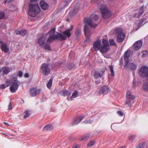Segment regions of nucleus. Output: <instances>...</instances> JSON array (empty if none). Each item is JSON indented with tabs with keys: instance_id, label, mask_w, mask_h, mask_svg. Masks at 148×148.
<instances>
[{
	"instance_id": "4be33fe9",
	"label": "nucleus",
	"mask_w": 148,
	"mask_h": 148,
	"mask_svg": "<svg viewBox=\"0 0 148 148\" xmlns=\"http://www.w3.org/2000/svg\"><path fill=\"white\" fill-rule=\"evenodd\" d=\"M3 73L4 75H6L10 72L9 69L7 67H3L2 68Z\"/></svg>"
},
{
	"instance_id": "6e6d98bb",
	"label": "nucleus",
	"mask_w": 148,
	"mask_h": 148,
	"mask_svg": "<svg viewBox=\"0 0 148 148\" xmlns=\"http://www.w3.org/2000/svg\"><path fill=\"white\" fill-rule=\"evenodd\" d=\"M119 148H125V146H121L119 147Z\"/></svg>"
},
{
	"instance_id": "f3484780",
	"label": "nucleus",
	"mask_w": 148,
	"mask_h": 148,
	"mask_svg": "<svg viewBox=\"0 0 148 148\" xmlns=\"http://www.w3.org/2000/svg\"><path fill=\"white\" fill-rule=\"evenodd\" d=\"M110 89L106 86H104L101 88L99 90V92H110Z\"/></svg>"
},
{
	"instance_id": "a211bd4d",
	"label": "nucleus",
	"mask_w": 148,
	"mask_h": 148,
	"mask_svg": "<svg viewBox=\"0 0 148 148\" xmlns=\"http://www.w3.org/2000/svg\"><path fill=\"white\" fill-rule=\"evenodd\" d=\"M40 5L41 8L43 10H46L48 8V4L44 1H41L40 3Z\"/></svg>"
},
{
	"instance_id": "c756f323",
	"label": "nucleus",
	"mask_w": 148,
	"mask_h": 148,
	"mask_svg": "<svg viewBox=\"0 0 148 148\" xmlns=\"http://www.w3.org/2000/svg\"><path fill=\"white\" fill-rule=\"evenodd\" d=\"M75 66V65L72 63L69 64L68 65V69L70 70H71L74 68Z\"/></svg>"
},
{
	"instance_id": "5fc2aeb1",
	"label": "nucleus",
	"mask_w": 148,
	"mask_h": 148,
	"mask_svg": "<svg viewBox=\"0 0 148 148\" xmlns=\"http://www.w3.org/2000/svg\"><path fill=\"white\" fill-rule=\"evenodd\" d=\"M122 59H121V60H120V64H123V62H122Z\"/></svg>"
},
{
	"instance_id": "bf43d9fd",
	"label": "nucleus",
	"mask_w": 148,
	"mask_h": 148,
	"mask_svg": "<svg viewBox=\"0 0 148 148\" xmlns=\"http://www.w3.org/2000/svg\"><path fill=\"white\" fill-rule=\"evenodd\" d=\"M75 92H76V93L77 92V91L76 90H75Z\"/></svg>"
},
{
	"instance_id": "6ab92c4d",
	"label": "nucleus",
	"mask_w": 148,
	"mask_h": 148,
	"mask_svg": "<svg viewBox=\"0 0 148 148\" xmlns=\"http://www.w3.org/2000/svg\"><path fill=\"white\" fill-rule=\"evenodd\" d=\"M139 10L138 13V14L136 13L135 15V16L138 18H139L140 16L143 14L144 10V6H142Z\"/></svg>"
},
{
	"instance_id": "09e8293b",
	"label": "nucleus",
	"mask_w": 148,
	"mask_h": 148,
	"mask_svg": "<svg viewBox=\"0 0 148 148\" xmlns=\"http://www.w3.org/2000/svg\"><path fill=\"white\" fill-rule=\"evenodd\" d=\"M71 95V93H63V94L62 95H64V96L65 95Z\"/></svg>"
},
{
	"instance_id": "c03bdc74",
	"label": "nucleus",
	"mask_w": 148,
	"mask_h": 148,
	"mask_svg": "<svg viewBox=\"0 0 148 148\" xmlns=\"http://www.w3.org/2000/svg\"><path fill=\"white\" fill-rule=\"evenodd\" d=\"M133 84L134 86H136L138 84V83L134 80L133 82Z\"/></svg>"
},
{
	"instance_id": "79ce46f5",
	"label": "nucleus",
	"mask_w": 148,
	"mask_h": 148,
	"mask_svg": "<svg viewBox=\"0 0 148 148\" xmlns=\"http://www.w3.org/2000/svg\"><path fill=\"white\" fill-rule=\"evenodd\" d=\"M23 75V73L21 71H19L18 72V75L20 77H21Z\"/></svg>"
},
{
	"instance_id": "f03ea898",
	"label": "nucleus",
	"mask_w": 148,
	"mask_h": 148,
	"mask_svg": "<svg viewBox=\"0 0 148 148\" xmlns=\"http://www.w3.org/2000/svg\"><path fill=\"white\" fill-rule=\"evenodd\" d=\"M102 45L101 41L99 40L94 43L93 47L96 51L99 50L101 53H105L109 50L110 47L107 40L103 39L102 41Z\"/></svg>"
},
{
	"instance_id": "4d7b16f0",
	"label": "nucleus",
	"mask_w": 148,
	"mask_h": 148,
	"mask_svg": "<svg viewBox=\"0 0 148 148\" xmlns=\"http://www.w3.org/2000/svg\"><path fill=\"white\" fill-rule=\"evenodd\" d=\"M2 71V68H0V73H1Z\"/></svg>"
},
{
	"instance_id": "9b49d317",
	"label": "nucleus",
	"mask_w": 148,
	"mask_h": 148,
	"mask_svg": "<svg viewBox=\"0 0 148 148\" xmlns=\"http://www.w3.org/2000/svg\"><path fill=\"white\" fill-rule=\"evenodd\" d=\"M135 97V96L133 95L132 93H127V98L125 102V104L127 105L129 107H131L132 104L131 100L134 99Z\"/></svg>"
},
{
	"instance_id": "c9c22d12",
	"label": "nucleus",
	"mask_w": 148,
	"mask_h": 148,
	"mask_svg": "<svg viewBox=\"0 0 148 148\" xmlns=\"http://www.w3.org/2000/svg\"><path fill=\"white\" fill-rule=\"evenodd\" d=\"M78 93H73L72 96L71 97V100H72V98H75L77 97L78 95Z\"/></svg>"
},
{
	"instance_id": "864d4df0",
	"label": "nucleus",
	"mask_w": 148,
	"mask_h": 148,
	"mask_svg": "<svg viewBox=\"0 0 148 148\" xmlns=\"http://www.w3.org/2000/svg\"><path fill=\"white\" fill-rule=\"evenodd\" d=\"M62 4L64 5V8L67 5V4H66V5H65V4H66V3L65 2H63L62 3Z\"/></svg>"
},
{
	"instance_id": "37998d69",
	"label": "nucleus",
	"mask_w": 148,
	"mask_h": 148,
	"mask_svg": "<svg viewBox=\"0 0 148 148\" xmlns=\"http://www.w3.org/2000/svg\"><path fill=\"white\" fill-rule=\"evenodd\" d=\"M6 87V85L4 84H2L0 86V88L2 89L5 88Z\"/></svg>"
},
{
	"instance_id": "423d86ee",
	"label": "nucleus",
	"mask_w": 148,
	"mask_h": 148,
	"mask_svg": "<svg viewBox=\"0 0 148 148\" xmlns=\"http://www.w3.org/2000/svg\"><path fill=\"white\" fill-rule=\"evenodd\" d=\"M99 18V17L97 15H95L93 16L92 19L90 18H86L84 19V21L85 23L87 24L90 27H95L97 26V25L93 23L92 21H96Z\"/></svg>"
},
{
	"instance_id": "bb28decb",
	"label": "nucleus",
	"mask_w": 148,
	"mask_h": 148,
	"mask_svg": "<svg viewBox=\"0 0 148 148\" xmlns=\"http://www.w3.org/2000/svg\"><path fill=\"white\" fill-rule=\"evenodd\" d=\"M24 113L25 114L24 116V118L25 119H26L27 117H29L30 115L29 111L27 110L25 111Z\"/></svg>"
},
{
	"instance_id": "de8ad7c7",
	"label": "nucleus",
	"mask_w": 148,
	"mask_h": 148,
	"mask_svg": "<svg viewBox=\"0 0 148 148\" xmlns=\"http://www.w3.org/2000/svg\"><path fill=\"white\" fill-rule=\"evenodd\" d=\"M14 0H6V1H5V3H10L13 1Z\"/></svg>"
},
{
	"instance_id": "7c9ffc66",
	"label": "nucleus",
	"mask_w": 148,
	"mask_h": 148,
	"mask_svg": "<svg viewBox=\"0 0 148 148\" xmlns=\"http://www.w3.org/2000/svg\"><path fill=\"white\" fill-rule=\"evenodd\" d=\"M81 34V30L77 29L75 31V35L76 36H78Z\"/></svg>"
},
{
	"instance_id": "6e6552de",
	"label": "nucleus",
	"mask_w": 148,
	"mask_h": 148,
	"mask_svg": "<svg viewBox=\"0 0 148 148\" xmlns=\"http://www.w3.org/2000/svg\"><path fill=\"white\" fill-rule=\"evenodd\" d=\"M40 70L42 73L45 75H47L50 72V69L49 64L43 63L40 66Z\"/></svg>"
},
{
	"instance_id": "a878e982",
	"label": "nucleus",
	"mask_w": 148,
	"mask_h": 148,
	"mask_svg": "<svg viewBox=\"0 0 148 148\" xmlns=\"http://www.w3.org/2000/svg\"><path fill=\"white\" fill-rule=\"evenodd\" d=\"M102 76V74L97 71L95 72L94 74V76L95 78H98Z\"/></svg>"
},
{
	"instance_id": "412c9836",
	"label": "nucleus",
	"mask_w": 148,
	"mask_h": 148,
	"mask_svg": "<svg viewBox=\"0 0 148 148\" xmlns=\"http://www.w3.org/2000/svg\"><path fill=\"white\" fill-rule=\"evenodd\" d=\"M53 126L51 125H46L43 128L44 130H50L53 129Z\"/></svg>"
},
{
	"instance_id": "20e7f679",
	"label": "nucleus",
	"mask_w": 148,
	"mask_h": 148,
	"mask_svg": "<svg viewBox=\"0 0 148 148\" xmlns=\"http://www.w3.org/2000/svg\"><path fill=\"white\" fill-rule=\"evenodd\" d=\"M40 8L38 4H29L28 14L30 16L35 17L36 15L40 12Z\"/></svg>"
},
{
	"instance_id": "a19ab883",
	"label": "nucleus",
	"mask_w": 148,
	"mask_h": 148,
	"mask_svg": "<svg viewBox=\"0 0 148 148\" xmlns=\"http://www.w3.org/2000/svg\"><path fill=\"white\" fill-rule=\"evenodd\" d=\"M8 110H11L12 109V105L11 104V103L10 102L9 103V106H8Z\"/></svg>"
},
{
	"instance_id": "603ef678",
	"label": "nucleus",
	"mask_w": 148,
	"mask_h": 148,
	"mask_svg": "<svg viewBox=\"0 0 148 148\" xmlns=\"http://www.w3.org/2000/svg\"><path fill=\"white\" fill-rule=\"evenodd\" d=\"M101 82V81H100V80H97V81H95V83L97 84H99V83H100Z\"/></svg>"
},
{
	"instance_id": "e433bc0d",
	"label": "nucleus",
	"mask_w": 148,
	"mask_h": 148,
	"mask_svg": "<svg viewBox=\"0 0 148 148\" xmlns=\"http://www.w3.org/2000/svg\"><path fill=\"white\" fill-rule=\"evenodd\" d=\"M136 138V136L134 135H130L129 137V139L131 140H134Z\"/></svg>"
},
{
	"instance_id": "58836bf2",
	"label": "nucleus",
	"mask_w": 148,
	"mask_h": 148,
	"mask_svg": "<svg viewBox=\"0 0 148 148\" xmlns=\"http://www.w3.org/2000/svg\"><path fill=\"white\" fill-rule=\"evenodd\" d=\"M117 114L120 116H123V113L121 111H118L117 112Z\"/></svg>"
},
{
	"instance_id": "9d476101",
	"label": "nucleus",
	"mask_w": 148,
	"mask_h": 148,
	"mask_svg": "<svg viewBox=\"0 0 148 148\" xmlns=\"http://www.w3.org/2000/svg\"><path fill=\"white\" fill-rule=\"evenodd\" d=\"M139 76L143 78H147L148 77V67L144 66L140 68L139 71Z\"/></svg>"
},
{
	"instance_id": "0eeeda50",
	"label": "nucleus",
	"mask_w": 148,
	"mask_h": 148,
	"mask_svg": "<svg viewBox=\"0 0 148 148\" xmlns=\"http://www.w3.org/2000/svg\"><path fill=\"white\" fill-rule=\"evenodd\" d=\"M17 77H13L12 80V85L10 87V90L12 92H16L18 89L19 82L17 80Z\"/></svg>"
},
{
	"instance_id": "393cba45",
	"label": "nucleus",
	"mask_w": 148,
	"mask_h": 148,
	"mask_svg": "<svg viewBox=\"0 0 148 148\" xmlns=\"http://www.w3.org/2000/svg\"><path fill=\"white\" fill-rule=\"evenodd\" d=\"M146 145L145 142H143L139 143L136 147V148H144Z\"/></svg>"
},
{
	"instance_id": "aec40b11",
	"label": "nucleus",
	"mask_w": 148,
	"mask_h": 148,
	"mask_svg": "<svg viewBox=\"0 0 148 148\" xmlns=\"http://www.w3.org/2000/svg\"><path fill=\"white\" fill-rule=\"evenodd\" d=\"M83 117L84 116H82L81 118L76 119L72 123V125H75L78 124L80 122L83 120Z\"/></svg>"
},
{
	"instance_id": "72a5a7b5",
	"label": "nucleus",
	"mask_w": 148,
	"mask_h": 148,
	"mask_svg": "<svg viewBox=\"0 0 148 148\" xmlns=\"http://www.w3.org/2000/svg\"><path fill=\"white\" fill-rule=\"evenodd\" d=\"M109 42L110 45H116V43L113 39L110 40Z\"/></svg>"
},
{
	"instance_id": "4c0bfd02",
	"label": "nucleus",
	"mask_w": 148,
	"mask_h": 148,
	"mask_svg": "<svg viewBox=\"0 0 148 148\" xmlns=\"http://www.w3.org/2000/svg\"><path fill=\"white\" fill-rule=\"evenodd\" d=\"M5 16V15L4 12H0V19L4 18Z\"/></svg>"
},
{
	"instance_id": "49530a36",
	"label": "nucleus",
	"mask_w": 148,
	"mask_h": 148,
	"mask_svg": "<svg viewBox=\"0 0 148 148\" xmlns=\"http://www.w3.org/2000/svg\"><path fill=\"white\" fill-rule=\"evenodd\" d=\"M79 147V145H78L75 144L73 146L72 148H78Z\"/></svg>"
},
{
	"instance_id": "f257e3e1",
	"label": "nucleus",
	"mask_w": 148,
	"mask_h": 148,
	"mask_svg": "<svg viewBox=\"0 0 148 148\" xmlns=\"http://www.w3.org/2000/svg\"><path fill=\"white\" fill-rule=\"evenodd\" d=\"M73 26L71 25L69 29H67L62 33H58L56 34H53L50 36L48 41L52 42L54 40L58 39L61 40H65L67 39V37L69 38L71 36L70 32L73 29Z\"/></svg>"
},
{
	"instance_id": "8fccbe9b",
	"label": "nucleus",
	"mask_w": 148,
	"mask_h": 148,
	"mask_svg": "<svg viewBox=\"0 0 148 148\" xmlns=\"http://www.w3.org/2000/svg\"><path fill=\"white\" fill-rule=\"evenodd\" d=\"M15 32L17 34H20V31L18 30H15Z\"/></svg>"
},
{
	"instance_id": "ea45409f",
	"label": "nucleus",
	"mask_w": 148,
	"mask_h": 148,
	"mask_svg": "<svg viewBox=\"0 0 148 148\" xmlns=\"http://www.w3.org/2000/svg\"><path fill=\"white\" fill-rule=\"evenodd\" d=\"M143 21H144V20L143 19L141 21H140L139 22V23H138V28L140 27V26H141L142 25V24L143 23Z\"/></svg>"
},
{
	"instance_id": "b1692460",
	"label": "nucleus",
	"mask_w": 148,
	"mask_h": 148,
	"mask_svg": "<svg viewBox=\"0 0 148 148\" xmlns=\"http://www.w3.org/2000/svg\"><path fill=\"white\" fill-rule=\"evenodd\" d=\"M90 136V134H86L81 137V140L82 141L84 140V141H86L89 138Z\"/></svg>"
},
{
	"instance_id": "c85d7f7f",
	"label": "nucleus",
	"mask_w": 148,
	"mask_h": 148,
	"mask_svg": "<svg viewBox=\"0 0 148 148\" xmlns=\"http://www.w3.org/2000/svg\"><path fill=\"white\" fill-rule=\"evenodd\" d=\"M109 67L110 69V71L111 73L112 76H113L114 75V73L113 70V67L112 66H109Z\"/></svg>"
},
{
	"instance_id": "f704fd0d",
	"label": "nucleus",
	"mask_w": 148,
	"mask_h": 148,
	"mask_svg": "<svg viewBox=\"0 0 148 148\" xmlns=\"http://www.w3.org/2000/svg\"><path fill=\"white\" fill-rule=\"evenodd\" d=\"M52 83V80L51 79L48 82V83L47 84V87L49 88L50 87L51 85V84Z\"/></svg>"
},
{
	"instance_id": "ddd939ff",
	"label": "nucleus",
	"mask_w": 148,
	"mask_h": 148,
	"mask_svg": "<svg viewBox=\"0 0 148 148\" xmlns=\"http://www.w3.org/2000/svg\"><path fill=\"white\" fill-rule=\"evenodd\" d=\"M124 67L132 70H134L137 68L136 65L133 63H125Z\"/></svg>"
},
{
	"instance_id": "4468645a",
	"label": "nucleus",
	"mask_w": 148,
	"mask_h": 148,
	"mask_svg": "<svg viewBox=\"0 0 148 148\" xmlns=\"http://www.w3.org/2000/svg\"><path fill=\"white\" fill-rule=\"evenodd\" d=\"M0 45L1 49L5 53H7L9 51V49L7 45L0 40Z\"/></svg>"
},
{
	"instance_id": "dca6fc26",
	"label": "nucleus",
	"mask_w": 148,
	"mask_h": 148,
	"mask_svg": "<svg viewBox=\"0 0 148 148\" xmlns=\"http://www.w3.org/2000/svg\"><path fill=\"white\" fill-rule=\"evenodd\" d=\"M142 41L140 40L136 41L133 45V48L134 50H138L139 49L142 45Z\"/></svg>"
},
{
	"instance_id": "2f4dec72",
	"label": "nucleus",
	"mask_w": 148,
	"mask_h": 148,
	"mask_svg": "<svg viewBox=\"0 0 148 148\" xmlns=\"http://www.w3.org/2000/svg\"><path fill=\"white\" fill-rule=\"evenodd\" d=\"M95 142L94 140L90 141L87 145V147H89L95 144Z\"/></svg>"
},
{
	"instance_id": "7ed1b4c3",
	"label": "nucleus",
	"mask_w": 148,
	"mask_h": 148,
	"mask_svg": "<svg viewBox=\"0 0 148 148\" xmlns=\"http://www.w3.org/2000/svg\"><path fill=\"white\" fill-rule=\"evenodd\" d=\"M55 31V29L53 28L51 30L50 33H48L47 34H43L38 40V43L40 46H42V47L45 49L48 50H50L51 49L49 43L53 42V41L52 42H49L48 41V40L50 36L53 34H56L54 33L50 34L51 32H52L54 33Z\"/></svg>"
},
{
	"instance_id": "1a4fd4ad",
	"label": "nucleus",
	"mask_w": 148,
	"mask_h": 148,
	"mask_svg": "<svg viewBox=\"0 0 148 148\" xmlns=\"http://www.w3.org/2000/svg\"><path fill=\"white\" fill-rule=\"evenodd\" d=\"M115 33L117 34V40L118 42H121L124 40L125 34L123 32V30L121 28H118L115 30Z\"/></svg>"
},
{
	"instance_id": "3c124183",
	"label": "nucleus",
	"mask_w": 148,
	"mask_h": 148,
	"mask_svg": "<svg viewBox=\"0 0 148 148\" xmlns=\"http://www.w3.org/2000/svg\"><path fill=\"white\" fill-rule=\"evenodd\" d=\"M24 77H29V75L28 73H26L25 74Z\"/></svg>"
},
{
	"instance_id": "39448f33",
	"label": "nucleus",
	"mask_w": 148,
	"mask_h": 148,
	"mask_svg": "<svg viewBox=\"0 0 148 148\" xmlns=\"http://www.w3.org/2000/svg\"><path fill=\"white\" fill-rule=\"evenodd\" d=\"M99 9L104 19H107L111 16V13L110 11L107 9L105 5L101 4Z\"/></svg>"
},
{
	"instance_id": "052dcab7",
	"label": "nucleus",
	"mask_w": 148,
	"mask_h": 148,
	"mask_svg": "<svg viewBox=\"0 0 148 148\" xmlns=\"http://www.w3.org/2000/svg\"><path fill=\"white\" fill-rule=\"evenodd\" d=\"M66 92V91H64V92Z\"/></svg>"
},
{
	"instance_id": "5701e85b",
	"label": "nucleus",
	"mask_w": 148,
	"mask_h": 148,
	"mask_svg": "<svg viewBox=\"0 0 148 148\" xmlns=\"http://www.w3.org/2000/svg\"><path fill=\"white\" fill-rule=\"evenodd\" d=\"M30 91V92H39L41 91V89L34 88L31 89Z\"/></svg>"
},
{
	"instance_id": "f8f14e48",
	"label": "nucleus",
	"mask_w": 148,
	"mask_h": 148,
	"mask_svg": "<svg viewBox=\"0 0 148 148\" xmlns=\"http://www.w3.org/2000/svg\"><path fill=\"white\" fill-rule=\"evenodd\" d=\"M84 31L85 36L86 37L85 41L86 42H88L90 40L89 38L91 35V32L88 27L86 25H84Z\"/></svg>"
},
{
	"instance_id": "cd10ccee",
	"label": "nucleus",
	"mask_w": 148,
	"mask_h": 148,
	"mask_svg": "<svg viewBox=\"0 0 148 148\" xmlns=\"http://www.w3.org/2000/svg\"><path fill=\"white\" fill-rule=\"evenodd\" d=\"M143 88L145 91L148 92V82L145 83L143 85Z\"/></svg>"
},
{
	"instance_id": "13d9d810",
	"label": "nucleus",
	"mask_w": 148,
	"mask_h": 148,
	"mask_svg": "<svg viewBox=\"0 0 148 148\" xmlns=\"http://www.w3.org/2000/svg\"><path fill=\"white\" fill-rule=\"evenodd\" d=\"M4 123L5 125H7V123L6 122H4Z\"/></svg>"
},
{
	"instance_id": "a18cd8bd",
	"label": "nucleus",
	"mask_w": 148,
	"mask_h": 148,
	"mask_svg": "<svg viewBox=\"0 0 148 148\" xmlns=\"http://www.w3.org/2000/svg\"><path fill=\"white\" fill-rule=\"evenodd\" d=\"M39 93H31L30 95L32 97H34L36 96Z\"/></svg>"
},
{
	"instance_id": "2eb2a0df",
	"label": "nucleus",
	"mask_w": 148,
	"mask_h": 148,
	"mask_svg": "<svg viewBox=\"0 0 148 148\" xmlns=\"http://www.w3.org/2000/svg\"><path fill=\"white\" fill-rule=\"evenodd\" d=\"M132 53V51L130 50H127L124 54V59L125 63L129 62V58Z\"/></svg>"
},
{
	"instance_id": "473e14b6",
	"label": "nucleus",
	"mask_w": 148,
	"mask_h": 148,
	"mask_svg": "<svg viewBox=\"0 0 148 148\" xmlns=\"http://www.w3.org/2000/svg\"><path fill=\"white\" fill-rule=\"evenodd\" d=\"M26 33V31L25 29H23L20 31V34L22 36H24Z\"/></svg>"
}]
</instances>
